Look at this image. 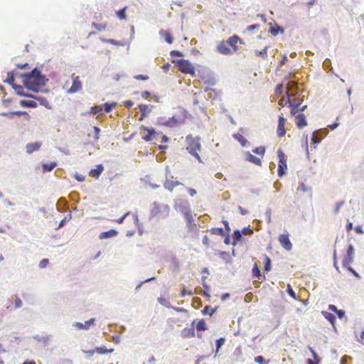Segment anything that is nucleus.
Segmentation results:
<instances>
[{
  "mask_svg": "<svg viewBox=\"0 0 364 364\" xmlns=\"http://www.w3.org/2000/svg\"><path fill=\"white\" fill-rule=\"evenodd\" d=\"M14 73L13 72H9L8 74H7V79L6 80L5 82L9 83L10 85H11L12 86L14 85Z\"/></svg>",
  "mask_w": 364,
  "mask_h": 364,
  "instance_id": "46",
  "label": "nucleus"
},
{
  "mask_svg": "<svg viewBox=\"0 0 364 364\" xmlns=\"http://www.w3.org/2000/svg\"><path fill=\"white\" fill-rule=\"evenodd\" d=\"M322 314L323 315L324 318L331 323L333 324L335 323L336 317L333 314L327 311H322Z\"/></svg>",
  "mask_w": 364,
  "mask_h": 364,
  "instance_id": "30",
  "label": "nucleus"
},
{
  "mask_svg": "<svg viewBox=\"0 0 364 364\" xmlns=\"http://www.w3.org/2000/svg\"><path fill=\"white\" fill-rule=\"evenodd\" d=\"M238 43L241 44V39L237 36H232L227 41L219 42L217 46V51L223 55H231L238 50Z\"/></svg>",
  "mask_w": 364,
  "mask_h": 364,
  "instance_id": "2",
  "label": "nucleus"
},
{
  "mask_svg": "<svg viewBox=\"0 0 364 364\" xmlns=\"http://www.w3.org/2000/svg\"><path fill=\"white\" fill-rule=\"evenodd\" d=\"M232 245H235L237 242L242 239V232L239 230H235L232 235Z\"/></svg>",
  "mask_w": 364,
  "mask_h": 364,
  "instance_id": "28",
  "label": "nucleus"
},
{
  "mask_svg": "<svg viewBox=\"0 0 364 364\" xmlns=\"http://www.w3.org/2000/svg\"><path fill=\"white\" fill-rule=\"evenodd\" d=\"M22 304H23V302L21 300V299L16 298L15 299V308L16 309L20 308L22 306Z\"/></svg>",
  "mask_w": 364,
  "mask_h": 364,
  "instance_id": "63",
  "label": "nucleus"
},
{
  "mask_svg": "<svg viewBox=\"0 0 364 364\" xmlns=\"http://www.w3.org/2000/svg\"><path fill=\"white\" fill-rule=\"evenodd\" d=\"M297 86V84L294 82V81H289L288 82V84L287 85V91L290 90H293L294 89L295 87H296ZM289 93H287L288 95Z\"/></svg>",
  "mask_w": 364,
  "mask_h": 364,
  "instance_id": "54",
  "label": "nucleus"
},
{
  "mask_svg": "<svg viewBox=\"0 0 364 364\" xmlns=\"http://www.w3.org/2000/svg\"><path fill=\"white\" fill-rule=\"evenodd\" d=\"M179 70L185 74H190L192 76L196 75V69L193 65L188 60H178L176 62Z\"/></svg>",
  "mask_w": 364,
  "mask_h": 364,
  "instance_id": "7",
  "label": "nucleus"
},
{
  "mask_svg": "<svg viewBox=\"0 0 364 364\" xmlns=\"http://www.w3.org/2000/svg\"><path fill=\"white\" fill-rule=\"evenodd\" d=\"M216 311V309H211L210 306H206L203 309L202 313L203 314H209L210 316L213 315Z\"/></svg>",
  "mask_w": 364,
  "mask_h": 364,
  "instance_id": "47",
  "label": "nucleus"
},
{
  "mask_svg": "<svg viewBox=\"0 0 364 364\" xmlns=\"http://www.w3.org/2000/svg\"><path fill=\"white\" fill-rule=\"evenodd\" d=\"M211 234L215 235H223L224 230L222 228H213L210 230Z\"/></svg>",
  "mask_w": 364,
  "mask_h": 364,
  "instance_id": "44",
  "label": "nucleus"
},
{
  "mask_svg": "<svg viewBox=\"0 0 364 364\" xmlns=\"http://www.w3.org/2000/svg\"><path fill=\"white\" fill-rule=\"evenodd\" d=\"M173 208L183 214V217L192 213L190 204L187 200L179 198L174 201Z\"/></svg>",
  "mask_w": 364,
  "mask_h": 364,
  "instance_id": "6",
  "label": "nucleus"
},
{
  "mask_svg": "<svg viewBox=\"0 0 364 364\" xmlns=\"http://www.w3.org/2000/svg\"><path fill=\"white\" fill-rule=\"evenodd\" d=\"M275 93L277 95H282V85L279 84V85H277V87L275 88Z\"/></svg>",
  "mask_w": 364,
  "mask_h": 364,
  "instance_id": "62",
  "label": "nucleus"
},
{
  "mask_svg": "<svg viewBox=\"0 0 364 364\" xmlns=\"http://www.w3.org/2000/svg\"><path fill=\"white\" fill-rule=\"evenodd\" d=\"M160 36L165 39V41L168 43L171 44L173 41V38L171 36V33L165 30H161L159 31Z\"/></svg>",
  "mask_w": 364,
  "mask_h": 364,
  "instance_id": "21",
  "label": "nucleus"
},
{
  "mask_svg": "<svg viewBox=\"0 0 364 364\" xmlns=\"http://www.w3.org/2000/svg\"><path fill=\"white\" fill-rule=\"evenodd\" d=\"M117 105V103L116 102H112V103H105L104 105H102V107H105V112H110L113 108H114Z\"/></svg>",
  "mask_w": 364,
  "mask_h": 364,
  "instance_id": "39",
  "label": "nucleus"
},
{
  "mask_svg": "<svg viewBox=\"0 0 364 364\" xmlns=\"http://www.w3.org/2000/svg\"><path fill=\"white\" fill-rule=\"evenodd\" d=\"M200 140V138L199 136H193L191 134H188L186 137V149L197 159H200L198 152L201 151Z\"/></svg>",
  "mask_w": 364,
  "mask_h": 364,
  "instance_id": "4",
  "label": "nucleus"
},
{
  "mask_svg": "<svg viewBox=\"0 0 364 364\" xmlns=\"http://www.w3.org/2000/svg\"><path fill=\"white\" fill-rule=\"evenodd\" d=\"M49 260L48 259H43L39 263V268L43 269L46 267L48 264Z\"/></svg>",
  "mask_w": 364,
  "mask_h": 364,
  "instance_id": "58",
  "label": "nucleus"
},
{
  "mask_svg": "<svg viewBox=\"0 0 364 364\" xmlns=\"http://www.w3.org/2000/svg\"><path fill=\"white\" fill-rule=\"evenodd\" d=\"M19 103H20L21 106H22L23 107L34 108V107H36L38 105L37 103L33 100H21Z\"/></svg>",
  "mask_w": 364,
  "mask_h": 364,
  "instance_id": "25",
  "label": "nucleus"
},
{
  "mask_svg": "<svg viewBox=\"0 0 364 364\" xmlns=\"http://www.w3.org/2000/svg\"><path fill=\"white\" fill-rule=\"evenodd\" d=\"M40 146H41V144L38 142L28 144L26 146V152L31 154L33 151L38 150Z\"/></svg>",
  "mask_w": 364,
  "mask_h": 364,
  "instance_id": "23",
  "label": "nucleus"
},
{
  "mask_svg": "<svg viewBox=\"0 0 364 364\" xmlns=\"http://www.w3.org/2000/svg\"><path fill=\"white\" fill-rule=\"evenodd\" d=\"M134 78L136 80H147L149 77L146 75L140 74V75H134Z\"/></svg>",
  "mask_w": 364,
  "mask_h": 364,
  "instance_id": "56",
  "label": "nucleus"
},
{
  "mask_svg": "<svg viewBox=\"0 0 364 364\" xmlns=\"http://www.w3.org/2000/svg\"><path fill=\"white\" fill-rule=\"evenodd\" d=\"M184 218L186 220L187 223V228L188 231L192 232L196 228V223L193 219L192 213L188 214L187 215L184 216Z\"/></svg>",
  "mask_w": 364,
  "mask_h": 364,
  "instance_id": "16",
  "label": "nucleus"
},
{
  "mask_svg": "<svg viewBox=\"0 0 364 364\" xmlns=\"http://www.w3.org/2000/svg\"><path fill=\"white\" fill-rule=\"evenodd\" d=\"M297 191H301L304 193H306L308 191L311 192V188L306 186L303 182H301L297 188Z\"/></svg>",
  "mask_w": 364,
  "mask_h": 364,
  "instance_id": "45",
  "label": "nucleus"
},
{
  "mask_svg": "<svg viewBox=\"0 0 364 364\" xmlns=\"http://www.w3.org/2000/svg\"><path fill=\"white\" fill-rule=\"evenodd\" d=\"M103 111L102 105H98L91 107V113L94 115L102 114Z\"/></svg>",
  "mask_w": 364,
  "mask_h": 364,
  "instance_id": "38",
  "label": "nucleus"
},
{
  "mask_svg": "<svg viewBox=\"0 0 364 364\" xmlns=\"http://www.w3.org/2000/svg\"><path fill=\"white\" fill-rule=\"evenodd\" d=\"M74 177L75 178L77 181H80V182H82L85 181V177L82 175V174H80L78 173H75V175H74Z\"/></svg>",
  "mask_w": 364,
  "mask_h": 364,
  "instance_id": "59",
  "label": "nucleus"
},
{
  "mask_svg": "<svg viewBox=\"0 0 364 364\" xmlns=\"http://www.w3.org/2000/svg\"><path fill=\"white\" fill-rule=\"evenodd\" d=\"M2 115L6 116V117H10V116H13V115H16V116L23 115L26 120L29 121L31 119V116L26 112H24V111H16V112H6V113H3Z\"/></svg>",
  "mask_w": 364,
  "mask_h": 364,
  "instance_id": "19",
  "label": "nucleus"
},
{
  "mask_svg": "<svg viewBox=\"0 0 364 364\" xmlns=\"http://www.w3.org/2000/svg\"><path fill=\"white\" fill-rule=\"evenodd\" d=\"M277 157L279 159H284L285 154L280 149L277 150Z\"/></svg>",
  "mask_w": 364,
  "mask_h": 364,
  "instance_id": "64",
  "label": "nucleus"
},
{
  "mask_svg": "<svg viewBox=\"0 0 364 364\" xmlns=\"http://www.w3.org/2000/svg\"><path fill=\"white\" fill-rule=\"evenodd\" d=\"M267 49L268 47L266 46L264 49L262 50H256L255 55L262 59H266L267 58Z\"/></svg>",
  "mask_w": 364,
  "mask_h": 364,
  "instance_id": "32",
  "label": "nucleus"
},
{
  "mask_svg": "<svg viewBox=\"0 0 364 364\" xmlns=\"http://www.w3.org/2000/svg\"><path fill=\"white\" fill-rule=\"evenodd\" d=\"M294 95L288 94V98L285 102V105H289L291 107V114H296L298 112H302L306 108V106L304 105L299 108V106L301 104L302 100L299 98H294L293 100L290 99V97H293Z\"/></svg>",
  "mask_w": 364,
  "mask_h": 364,
  "instance_id": "5",
  "label": "nucleus"
},
{
  "mask_svg": "<svg viewBox=\"0 0 364 364\" xmlns=\"http://www.w3.org/2000/svg\"><path fill=\"white\" fill-rule=\"evenodd\" d=\"M126 10H127V6H125L123 9L117 11L116 14L119 19L125 20L127 18Z\"/></svg>",
  "mask_w": 364,
  "mask_h": 364,
  "instance_id": "37",
  "label": "nucleus"
},
{
  "mask_svg": "<svg viewBox=\"0 0 364 364\" xmlns=\"http://www.w3.org/2000/svg\"><path fill=\"white\" fill-rule=\"evenodd\" d=\"M286 119L283 115H279L278 118V124L277 128V134L279 137H283L286 134L285 129Z\"/></svg>",
  "mask_w": 364,
  "mask_h": 364,
  "instance_id": "9",
  "label": "nucleus"
},
{
  "mask_svg": "<svg viewBox=\"0 0 364 364\" xmlns=\"http://www.w3.org/2000/svg\"><path fill=\"white\" fill-rule=\"evenodd\" d=\"M279 242L281 245L287 251H290L292 249V244L289 238V235L282 234L279 236Z\"/></svg>",
  "mask_w": 364,
  "mask_h": 364,
  "instance_id": "11",
  "label": "nucleus"
},
{
  "mask_svg": "<svg viewBox=\"0 0 364 364\" xmlns=\"http://www.w3.org/2000/svg\"><path fill=\"white\" fill-rule=\"evenodd\" d=\"M92 26L95 27L98 31H105L107 28V24L106 23H96L95 22L92 23Z\"/></svg>",
  "mask_w": 364,
  "mask_h": 364,
  "instance_id": "42",
  "label": "nucleus"
},
{
  "mask_svg": "<svg viewBox=\"0 0 364 364\" xmlns=\"http://www.w3.org/2000/svg\"><path fill=\"white\" fill-rule=\"evenodd\" d=\"M104 170L102 164H100L96 165L95 168L90 169L89 175L95 178H98Z\"/></svg>",
  "mask_w": 364,
  "mask_h": 364,
  "instance_id": "17",
  "label": "nucleus"
},
{
  "mask_svg": "<svg viewBox=\"0 0 364 364\" xmlns=\"http://www.w3.org/2000/svg\"><path fill=\"white\" fill-rule=\"evenodd\" d=\"M95 319L94 318H90L88 321H86L84 323L80 322H75L73 323V326L76 327L78 329H84L88 330L91 325L95 323Z\"/></svg>",
  "mask_w": 364,
  "mask_h": 364,
  "instance_id": "15",
  "label": "nucleus"
},
{
  "mask_svg": "<svg viewBox=\"0 0 364 364\" xmlns=\"http://www.w3.org/2000/svg\"><path fill=\"white\" fill-rule=\"evenodd\" d=\"M295 117V123L299 129H302L307 125L305 115L301 112H298L296 114H291Z\"/></svg>",
  "mask_w": 364,
  "mask_h": 364,
  "instance_id": "12",
  "label": "nucleus"
},
{
  "mask_svg": "<svg viewBox=\"0 0 364 364\" xmlns=\"http://www.w3.org/2000/svg\"><path fill=\"white\" fill-rule=\"evenodd\" d=\"M72 218L71 213L68 214L66 217H65L59 223L57 229L61 228L66 222L69 221Z\"/></svg>",
  "mask_w": 364,
  "mask_h": 364,
  "instance_id": "50",
  "label": "nucleus"
},
{
  "mask_svg": "<svg viewBox=\"0 0 364 364\" xmlns=\"http://www.w3.org/2000/svg\"><path fill=\"white\" fill-rule=\"evenodd\" d=\"M286 162L287 161H279L278 176L279 177H282L285 173V170L287 168Z\"/></svg>",
  "mask_w": 364,
  "mask_h": 364,
  "instance_id": "22",
  "label": "nucleus"
},
{
  "mask_svg": "<svg viewBox=\"0 0 364 364\" xmlns=\"http://www.w3.org/2000/svg\"><path fill=\"white\" fill-rule=\"evenodd\" d=\"M254 360L257 364H268V362H265L264 358L262 355H257L255 357Z\"/></svg>",
  "mask_w": 364,
  "mask_h": 364,
  "instance_id": "51",
  "label": "nucleus"
},
{
  "mask_svg": "<svg viewBox=\"0 0 364 364\" xmlns=\"http://www.w3.org/2000/svg\"><path fill=\"white\" fill-rule=\"evenodd\" d=\"M195 336V331L193 328H184L181 332V336L183 338L193 337Z\"/></svg>",
  "mask_w": 364,
  "mask_h": 364,
  "instance_id": "26",
  "label": "nucleus"
},
{
  "mask_svg": "<svg viewBox=\"0 0 364 364\" xmlns=\"http://www.w3.org/2000/svg\"><path fill=\"white\" fill-rule=\"evenodd\" d=\"M139 132L141 135V138L143 140L146 141H153L157 133L155 132L154 129L149 128L141 125L139 128Z\"/></svg>",
  "mask_w": 364,
  "mask_h": 364,
  "instance_id": "8",
  "label": "nucleus"
},
{
  "mask_svg": "<svg viewBox=\"0 0 364 364\" xmlns=\"http://www.w3.org/2000/svg\"><path fill=\"white\" fill-rule=\"evenodd\" d=\"M220 257L225 262H228L230 257L229 253L227 252H221L220 253Z\"/></svg>",
  "mask_w": 364,
  "mask_h": 364,
  "instance_id": "60",
  "label": "nucleus"
},
{
  "mask_svg": "<svg viewBox=\"0 0 364 364\" xmlns=\"http://www.w3.org/2000/svg\"><path fill=\"white\" fill-rule=\"evenodd\" d=\"M33 98H35L36 100H37L41 105H43L46 107H50L49 103L46 98H45L43 97H34V96Z\"/></svg>",
  "mask_w": 364,
  "mask_h": 364,
  "instance_id": "41",
  "label": "nucleus"
},
{
  "mask_svg": "<svg viewBox=\"0 0 364 364\" xmlns=\"http://www.w3.org/2000/svg\"><path fill=\"white\" fill-rule=\"evenodd\" d=\"M117 235H118V232L116 230L112 229L108 231L102 232L100 235L99 238L100 240H103V239L116 237Z\"/></svg>",
  "mask_w": 364,
  "mask_h": 364,
  "instance_id": "18",
  "label": "nucleus"
},
{
  "mask_svg": "<svg viewBox=\"0 0 364 364\" xmlns=\"http://www.w3.org/2000/svg\"><path fill=\"white\" fill-rule=\"evenodd\" d=\"M157 301L158 302L161 304L162 306L166 307V308H168V309H171V308H173V306L171 305L170 302L168 300H167L165 298H163V297H159L157 299Z\"/></svg>",
  "mask_w": 364,
  "mask_h": 364,
  "instance_id": "34",
  "label": "nucleus"
},
{
  "mask_svg": "<svg viewBox=\"0 0 364 364\" xmlns=\"http://www.w3.org/2000/svg\"><path fill=\"white\" fill-rule=\"evenodd\" d=\"M170 213V207L167 204H160L157 202H153L151 205L149 218L150 219L158 218L159 219H166Z\"/></svg>",
  "mask_w": 364,
  "mask_h": 364,
  "instance_id": "3",
  "label": "nucleus"
},
{
  "mask_svg": "<svg viewBox=\"0 0 364 364\" xmlns=\"http://www.w3.org/2000/svg\"><path fill=\"white\" fill-rule=\"evenodd\" d=\"M252 274L257 278H259L261 277V272L257 264H255L252 268Z\"/></svg>",
  "mask_w": 364,
  "mask_h": 364,
  "instance_id": "48",
  "label": "nucleus"
},
{
  "mask_svg": "<svg viewBox=\"0 0 364 364\" xmlns=\"http://www.w3.org/2000/svg\"><path fill=\"white\" fill-rule=\"evenodd\" d=\"M346 267L348 268V270L350 272H351L353 275H355L357 278H358V279L360 278V274L356 271H355L352 267H350L349 265Z\"/></svg>",
  "mask_w": 364,
  "mask_h": 364,
  "instance_id": "61",
  "label": "nucleus"
},
{
  "mask_svg": "<svg viewBox=\"0 0 364 364\" xmlns=\"http://www.w3.org/2000/svg\"><path fill=\"white\" fill-rule=\"evenodd\" d=\"M154 279H155V277H151V278H149V279H146L145 281H142V282H140V283H139V284L136 287L135 290H136V291H138L144 283H145V282H150V281H152V280H154Z\"/></svg>",
  "mask_w": 364,
  "mask_h": 364,
  "instance_id": "57",
  "label": "nucleus"
},
{
  "mask_svg": "<svg viewBox=\"0 0 364 364\" xmlns=\"http://www.w3.org/2000/svg\"><path fill=\"white\" fill-rule=\"evenodd\" d=\"M113 351V348L107 349L105 346L97 347L96 348V352L99 354H105L107 353H112Z\"/></svg>",
  "mask_w": 364,
  "mask_h": 364,
  "instance_id": "36",
  "label": "nucleus"
},
{
  "mask_svg": "<svg viewBox=\"0 0 364 364\" xmlns=\"http://www.w3.org/2000/svg\"><path fill=\"white\" fill-rule=\"evenodd\" d=\"M178 122L177 119L175 117H172L171 118L168 119L166 122H164L163 124L166 127H173L176 125Z\"/></svg>",
  "mask_w": 364,
  "mask_h": 364,
  "instance_id": "40",
  "label": "nucleus"
},
{
  "mask_svg": "<svg viewBox=\"0 0 364 364\" xmlns=\"http://www.w3.org/2000/svg\"><path fill=\"white\" fill-rule=\"evenodd\" d=\"M14 88L16 91V92L18 95H21V96H25V97H33V95H28L26 93H25L23 92V87L21 85H14Z\"/></svg>",
  "mask_w": 364,
  "mask_h": 364,
  "instance_id": "27",
  "label": "nucleus"
},
{
  "mask_svg": "<svg viewBox=\"0 0 364 364\" xmlns=\"http://www.w3.org/2000/svg\"><path fill=\"white\" fill-rule=\"evenodd\" d=\"M168 166H166V180L164 186V188L166 190L172 191L175 187H176V186H178L179 185H181L182 183L178 182V181H171V180H169L168 178Z\"/></svg>",
  "mask_w": 364,
  "mask_h": 364,
  "instance_id": "14",
  "label": "nucleus"
},
{
  "mask_svg": "<svg viewBox=\"0 0 364 364\" xmlns=\"http://www.w3.org/2000/svg\"><path fill=\"white\" fill-rule=\"evenodd\" d=\"M225 338H220L219 339L216 340L215 341V355H217L220 349V348L223 346V345L225 343ZM216 355H215V357Z\"/></svg>",
  "mask_w": 364,
  "mask_h": 364,
  "instance_id": "33",
  "label": "nucleus"
},
{
  "mask_svg": "<svg viewBox=\"0 0 364 364\" xmlns=\"http://www.w3.org/2000/svg\"><path fill=\"white\" fill-rule=\"evenodd\" d=\"M139 109L140 112H141V117L139 119V120L141 121L146 115V114H147V112L149 111V107L146 105H139Z\"/></svg>",
  "mask_w": 364,
  "mask_h": 364,
  "instance_id": "31",
  "label": "nucleus"
},
{
  "mask_svg": "<svg viewBox=\"0 0 364 364\" xmlns=\"http://www.w3.org/2000/svg\"><path fill=\"white\" fill-rule=\"evenodd\" d=\"M206 328V323L203 319L200 320L196 324L197 331H205Z\"/></svg>",
  "mask_w": 364,
  "mask_h": 364,
  "instance_id": "43",
  "label": "nucleus"
},
{
  "mask_svg": "<svg viewBox=\"0 0 364 364\" xmlns=\"http://www.w3.org/2000/svg\"><path fill=\"white\" fill-rule=\"evenodd\" d=\"M240 232H242V235H250L253 233L252 230L250 227L243 228Z\"/></svg>",
  "mask_w": 364,
  "mask_h": 364,
  "instance_id": "53",
  "label": "nucleus"
},
{
  "mask_svg": "<svg viewBox=\"0 0 364 364\" xmlns=\"http://www.w3.org/2000/svg\"><path fill=\"white\" fill-rule=\"evenodd\" d=\"M73 85L68 90L69 93H75L82 90V82L78 76H72Z\"/></svg>",
  "mask_w": 364,
  "mask_h": 364,
  "instance_id": "10",
  "label": "nucleus"
},
{
  "mask_svg": "<svg viewBox=\"0 0 364 364\" xmlns=\"http://www.w3.org/2000/svg\"><path fill=\"white\" fill-rule=\"evenodd\" d=\"M234 139H235L242 146H246L249 144L248 141L246 138L240 133L233 134Z\"/></svg>",
  "mask_w": 364,
  "mask_h": 364,
  "instance_id": "20",
  "label": "nucleus"
},
{
  "mask_svg": "<svg viewBox=\"0 0 364 364\" xmlns=\"http://www.w3.org/2000/svg\"><path fill=\"white\" fill-rule=\"evenodd\" d=\"M269 32L272 36H277L279 33H284V30L280 27L278 24L271 26Z\"/></svg>",
  "mask_w": 364,
  "mask_h": 364,
  "instance_id": "24",
  "label": "nucleus"
},
{
  "mask_svg": "<svg viewBox=\"0 0 364 364\" xmlns=\"http://www.w3.org/2000/svg\"><path fill=\"white\" fill-rule=\"evenodd\" d=\"M272 261L269 257L265 256L264 271L269 272L271 269Z\"/></svg>",
  "mask_w": 364,
  "mask_h": 364,
  "instance_id": "49",
  "label": "nucleus"
},
{
  "mask_svg": "<svg viewBox=\"0 0 364 364\" xmlns=\"http://www.w3.org/2000/svg\"><path fill=\"white\" fill-rule=\"evenodd\" d=\"M287 293L291 298L294 299H296V293L294 292V291L292 289L289 284H288L287 286Z\"/></svg>",
  "mask_w": 364,
  "mask_h": 364,
  "instance_id": "55",
  "label": "nucleus"
},
{
  "mask_svg": "<svg viewBox=\"0 0 364 364\" xmlns=\"http://www.w3.org/2000/svg\"><path fill=\"white\" fill-rule=\"evenodd\" d=\"M343 204H344L343 200L339 201L336 203L335 208L333 209V212L335 214H337L339 212L340 209L343 205Z\"/></svg>",
  "mask_w": 364,
  "mask_h": 364,
  "instance_id": "52",
  "label": "nucleus"
},
{
  "mask_svg": "<svg viewBox=\"0 0 364 364\" xmlns=\"http://www.w3.org/2000/svg\"><path fill=\"white\" fill-rule=\"evenodd\" d=\"M56 163L55 162H51V163H46V164H43L42 167H43V172H49V171H51L55 166H56Z\"/></svg>",
  "mask_w": 364,
  "mask_h": 364,
  "instance_id": "29",
  "label": "nucleus"
},
{
  "mask_svg": "<svg viewBox=\"0 0 364 364\" xmlns=\"http://www.w3.org/2000/svg\"><path fill=\"white\" fill-rule=\"evenodd\" d=\"M354 247L352 245H350L347 250V257L343 261V267H348L350 264L353 262Z\"/></svg>",
  "mask_w": 364,
  "mask_h": 364,
  "instance_id": "13",
  "label": "nucleus"
},
{
  "mask_svg": "<svg viewBox=\"0 0 364 364\" xmlns=\"http://www.w3.org/2000/svg\"><path fill=\"white\" fill-rule=\"evenodd\" d=\"M265 147L263 146H260L259 147H256L255 149H252V152L255 154H257L260 156H263L265 153Z\"/></svg>",
  "mask_w": 364,
  "mask_h": 364,
  "instance_id": "35",
  "label": "nucleus"
},
{
  "mask_svg": "<svg viewBox=\"0 0 364 364\" xmlns=\"http://www.w3.org/2000/svg\"><path fill=\"white\" fill-rule=\"evenodd\" d=\"M48 79L41 72L35 68L30 73L23 75V85L29 90L38 92L43 87Z\"/></svg>",
  "mask_w": 364,
  "mask_h": 364,
  "instance_id": "1",
  "label": "nucleus"
}]
</instances>
